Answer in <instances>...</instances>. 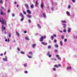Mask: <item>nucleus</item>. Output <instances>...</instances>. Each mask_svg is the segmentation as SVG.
<instances>
[{
    "label": "nucleus",
    "mask_w": 77,
    "mask_h": 77,
    "mask_svg": "<svg viewBox=\"0 0 77 77\" xmlns=\"http://www.w3.org/2000/svg\"><path fill=\"white\" fill-rule=\"evenodd\" d=\"M42 44H43V45H47L48 44L47 43H45L44 42H42Z\"/></svg>",
    "instance_id": "9"
},
{
    "label": "nucleus",
    "mask_w": 77,
    "mask_h": 77,
    "mask_svg": "<svg viewBox=\"0 0 77 77\" xmlns=\"http://www.w3.org/2000/svg\"><path fill=\"white\" fill-rule=\"evenodd\" d=\"M36 44H32V47L33 48H35L36 46Z\"/></svg>",
    "instance_id": "20"
},
{
    "label": "nucleus",
    "mask_w": 77,
    "mask_h": 77,
    "mask_svg": "<svg viewBox=\"0 0 77 77\" xmlns=\"http://www.w3.org/2000/svg\"><path fill=\"white\" fill-rule=\"evenodd\" d=\"M26 12L28 14H31V12L29 10H26Z\"/></svg>",
    "instance_id": "6"
},
{
    "label": "nucleus",
    "mask_w": 77,
    "mask_h": 77,
    "mask_svg": "<svg viewBox=\"0 0 77 77\" xmlns=\"http://www.w3.org/2000/svg\"><path fill=\"white\" fill-rule=\"evenodd\" d=\"M25 39L26 40H29V38H28V37H25Z\"/></svg>",
    "instance_id": "25"
},
{
    "label": "nucleus",
    "mask_w": 77,
    "mask_h": 77,
    "mask_svg": "<svg viewBox=\"0 0 77 77\" xmlns=\"http://www.w3.org/2000/svg\"><path fill=\"white\" fill-rule=\"evenodd\" d=\"M54 52L57 53L58 52V50H55L54 51Z\"/></svg>",
    "instance_id": "36"
},
{
    "label": "nucleus",
    "mask_w": 77,
    "mask_h": 77,
    "mask_svg": "<svg viewBox=\"0 0 77 77\" xmlns=\"http://www.w3.org/2000/svg\"><path fill=\"white\" fill-rule=\"evenodd\" d=\"M8 59V57L7 56H5V58H3L2 60L3 61H7V60Z\"/></svg>",
    "instance_id": "3"
},
{
    "label": "nucleus",
    "mask_w": 77,
    "mask_h": 77,
    "mask_svg": "<svg viewBox=\"0 0 77 77\" xmlns=\"http://www.w3.org/2000/svg\"><path fill=\"white\" fill-rule=\"evenodd\" d=\"M56 57L58 59H59V60H61V58L60 57H59V55L57 54H56Z\"/></svg>",
    "instance_id": "4"
},
{
    "label": "nucleus",
    "mask_w": 77,
    "mask_h": 77,
    "mask_svg": "<svg viewBox=\"0 0 77 77\" xmlns=\"http://www.w3.org/2000/svg\"><path fill=\"white\" fill-rule=\"evenodd\" d=\"M66 32V30L65 29H64L63 30V32Z\"/></svg>",
    "instance_id": "45"
},
{
    "label": "nucleus",
    "mask_w": 77,
    "mask_h": 77,
    "mask_svg": "<svg viewBox=\"0 0 77 77\" xmlns=\"http://www.w3.org/2000/svg\"><path fill=\"white\" fill-rule=\"evenodd\" d=\"M37 26L39 28H41V25H40V24H38Z\"/></svg>",
    "instance_id": "14"
},
{
    "label": "nucleus",
    "mask_w": 77,
    "mask_h": 77,
    "mask_svg": "<svg viewBox=\"0 0 77 77\" xmlns=\"http://www.w3.org/2000/svg\"><path fill=\"white\" fill-rule=\"evenodd\" d=\"M31 8H33V7H34V6L32 4L31 5Z\"/></svg>",
    "instance_id": "23"
},
{
    "label": "nucleus",
    "mask_w": 77,
    "mask_h": 77,
    "mask_svg": "<svg viewBox=\"0 0 77 77\" xmlns=\"http://www.w3.org/2000/svg\"><path fill=\"white\" fill-rule=\"evenodd\" d=\"M27 72H27V71H24V73H27Z\"/></svg>",
    "instance_id": "52"
},
{
    "label": "nucleus",
    "mask_w": 77,
    "mask_h": 77,
    "mask_svg": "<svg viewBox=\"0 0 77 77\" xmlns=\"http://www.w3.org/2000/svg\"><path fill=\"white\" fill-rule=\"evenodd\" d=\"M20 53H21V54H24V52L23 51H21Z\"/></svg>",
    "instance_id": "44"
},
{
    "label": "nucleus",
    "mask_w": 77,
    "mask_h": 77,
    "mask_svg": "<svg viewBox=\"0 0 77 77\" xmlns=\"http://www.w3.org/2000/svg\"><path fill=\"white\" fill-rule=\"evenodd\" d=\"M57 42V40L56 39H54V42Z\"/></svg>",
    "instance_id": "41"
},
{
    "label": "nucleus",
    "mask_w": 77,
    "mask_h": 77,
    "mask_svg": "<svg viewBox=\"0 0 77 77\" xmlns=\"http://www.w3.org/2000/svg\"><path fill=\"white\" fill-rule=\"evenodd\" d=\"M0 22L2 23V24H4V25H6V20L3 18H0Z\"/></svg>",
    "instance_id": "1"
},
{
    "label": "nucleus",
    "mask_w": 77,
    "mask_h": 77,
    "mask_svg": "<svg viewBox=\"0 0 77 77\" xmlns=\"http://www.w3.org/2000/svg\"><path fill=\"white\" fill-rule=\"evenodd\" d=\"M29 54H31L32 56H33V54H32V52L31 51L29 52Z\"/></svg>",
    "instance_id": "16"
},
{
    "label": "nucleus",
    "mask_w": 77,
    "mask_h": 77,
    "mask_svg": "<svg viewBox=\"0 0 77 77\" xmlns=\"http://www.w3.org/2000/svg\"><path fill=\"white\" fill-rule=\"evenodd\" d=\"M60 44L62 46L63 44L62 43V41H60Z\"/></svg>",
    "instance_id": "28"
},
{
    "label": "nucleus",
    "mask_w": 77,
    "mask_h": 77,
    "mask_svg": "<svg viewBox=\"0 0 77 77\" xmlns=\"http://www.w3.org/2000/svg\"><path fill=\"white\" fill-rule=\"evenodd\" d=\"M10 12V10H9V9L8 10V13H9V12Z\"/></svg>",
    "instance_id": "47"
},
{
    "label": "nucleus",
    "mask_w": 77,
    "mask_h": 77,
    "mask_svg": "<svg viewBox=\"0 0 77 77\" xmlns=\"http://www.w3.org/2000/svg\"><path fill=\"white\" fill-rule=\"evenodd\" d=\"M5 34H6V33H7L6 32V31H5Z\"/></svg>",
    "instance_id": "61"
},
{
    "label": "nucleus",
    "mask_w": 77,
    "mask_h": 77,
    "mask_svg": "<svg viewBox=\"0 0 77 77\" xmlns=\"http://www.w3.org/2000/svg\"><path fill=\"white\" fill-rule=\"evenodd\" d=\"M17 50H18V51H19L20 50V48H17Z\"/></svg>",
    "instance_id": "48"
},
{
    "label": "nucleus",
    "mask_w": 77,
    "mask_h": 77,
    "mask_svg": "<svg viewBox=\"0 0 77 77\" xmlns=\"http://www.w3.org/2000/svg\"><path fill=\"white\" fill-rule=\"evenodd\" d=\"M41 8H43V7H44V4H41Z\"/></svg>",
    "instance_id": "22"
},
{
    "label": "nucleus",
    "mask_w": 77,
    "mask_h": 77,
    "mask_svg": "<svg viewBox=\"0 0 77 77\" xmlns=\"http://www.w3.org/2000/svg\"><path fill=\"white\" fill-rule=\"evenodd\" d=\"M23 33H27V31H23Z\"/></svg>",
    "instance_id": "43"
},
{
    "label": "nucleus",
    "mask_w": 77,
    "mask_h": 77,
    "mask_svg": "<svg viewBox=\"0 0 77 77\" xmlns=\"http://www.w3.org/2000/svg\"><path fill=\"white\" fill-rule=\"evenodd\" d=\"M38 5V1H36L35 6H37Z\"/></svg>",
    "instance_id": "10"
},
{
    "label": "nucleus",
    "mask_w": 77,
    "mask_h": 77,
    "mask_svg": "<svg viewBox=\"0 0 77 77\" xmlns=\"http://www.w3.org/2000/svg\"><path fill=\"white\" fill-rule=\"evenodd\" d=\"M58 65V66H57V65H55L54 66L57 68H58V67H59V66H61V65L60 64H59Z\"/></svg>",
    "instance_id": "8"
},
{
    "label": "nucleus",
    "mask_w": 77,
    "mask_h": 77,
    "mask_svg": "<svg viewBox=\"0 0 77 77\" xmlns=\"http://www.w3.org/2000/svg\"><path fill=\"white\" fill-rule=\"evenodd\" d=\"M24 5L26 7V9H29V6L28 5H27V4H24Z\"/></svg>",
    "instance_id": "7"
},
{
    "label": "nucleus",
    "mask_w": 77,
    "mask_h": 77,
    "mask_svg": "<svg viewBox=\"0 0 77 77\" xmlns=\"http://www.w3.org/2000/svg\"><path fill=\"white\" fill-rule=\"evenodd\" d=\"M54 37H56V34H54Z\"/></svg>",
    "instance_id": "54"
},
{
    "label": "nucleus",
    "mask_w": 77,
    "mask_h": 77,
    "mask_svg": "<svg viewBox=\"0 0 77 77\" xmlns=\"http://www.w3.org/2000/svg\"><path fill=\"white\" fill-rule=\"evenodd\" d=\"M12 17H14V16H15L14 14H13L12 15Z\"/></svg>",
    "instance_id": "56"
},
{
    "label": "nucleus",
    "mask_w": 77,
    "mask_h": 77,
    "mask_svg": "<svg viewBox=\"0 0 77 77\" xmlns=\"http://www.w3.org/2000/svg\"><path fill=\"white\" fill-rule=\"evenodd\" d=\"M62 23H66V22L65 21V20H63L61 21Z\"/></svg>",
    "instance_id": "17"
},
{
    "label": "nucleus",
    "mask_w": 77,
    "mask_h": 77,
    "mask_svg": "<svg viewBox=\"0 0 77 77\" xmlns=\"http://www.w3.org/2000/svg\"><path fill=\"white\" fill-rule=\"evenodd\" d=\"M23 14H24V15H26V12L24 11H23Z\"/></svg>",
    "instance_id": "29"
},
{
    "label": "nucleus",
    "mask_w": 77,
    "mask_h": 77,
    "mask_svg": "<svg viewBox=\"0 0 77 77\" xmlns=\"http://www.w3.org/2000/svg\"><path fill=\"white\" fill-rule=\"evenodd\" d=\"M3 3V1L2 0L0 1V3H1V4H2V3Z\"/></svg>",
    "instance_id": "32"
},
{
    "label": "nucleus",
    "mask_w": 77,
    "mask_h": 77,
    "mask_svg": "<svg viewBox=\"0 0 77 77\" xmlns=\"http://www.w3.org/2000/svg\"><path fill=\"white\" fill-rule=\"evenodd\" d=\"M53 70L54 71H56V69H55V68H53Z\"/></svg>",
    "instance_id": "53"
},
{
    "label": "nucleus",
    "mask_w": 77,
    "mask_h": 77,
    "mask_svg": "<svg viewBox=\"0 0 77 77\" xmlns=\"http://www.w3.org/2000/svg\"><path fill=\"white\" fill-rule=\"evenodd\" d=\"M15 4H17V2H14Z\"/></svg>",
    "instance_id": "59"
},
{
    "label": "nucleus",
    "mask_w": 77,
    "mask_h": 77,
    "mask_svg": "<svg viewBox=\"0 0 77 77\" xmlns=\"http://www.w3.org/2000/svg\"><path fill=\"white\" fill-rule=\"evenodd\" d=\"M51 46H48V48H51Z\"/></svg>",
    "instance_id": "42"
},
{
    "label": "nucleus",
    "mask_w": 77,
    "mask_h": 77,
    "mask_svg": "<svg viewBox=\"0 0 77 77\" xmlns=\"http://www.w3.org/2000/svg\"><path fill=\"white\" fill-rule=\"evenodd\" d=\"M66 14H67V15H68V16H69V12H68V11H67L66 12Z\"/></svg>",
    "instance_id": "26"
},
{
    "label": "nucleus",
    "mask_w": 77,
    "mask_h": 77,
    "mask_svg": "<svg viewBox=\"0 0 77 77\" xmlns=\"http://www.w3.org/2000/svg\"><path fill=\"white\" fill-rule=\"evenodd\" d=\"M24 66H25V67H26L27 66V64H24Z\"/></svg>",
    "instance_id": "40"
},
{
    "label": "nucleus",
    "mask_w": 77,
    "mask_h": 77,
    "mask_svg": "<svg viewBox=\"0 0 77 77\" xmlns=\"http://www.w3.org/2000/svg\"><path fill=\"white\" fill-rule=\"evenodd\" d=\"M64 42H66L67 41V39L66 38H65L64 40Z\"/></svg>",
    "instance_id": "39"
},
{
    "label": "nucleus",
    "mask_w": 77,
    "mask_h": 77,
    "mask_svg": "<svg viewBox=\"0 0 77 77\" xmlns=\"http://www.w3.org/2000/svg\"><path fill=\"white\" fill-rule=\"evenodd\" d=\"M54 37V36H51V38L52 40H53Z\"/></svg>",
    "instance_id": "38"
},
{
    "label": "nucleus",
    "mask_w": 77,
    "mask_h": 77,
    "mask_svg": "<svg viewBox=\"0 0 77 77\" xmlns=\"http://www.w3.org/2000/svg\"><path fill=\"white\" fill-rule=\"evenodd\" d=\"M3 55V54H1V56H2Z\"/></svg>",
    "instance_id": "64"
},
{
    "label": "nucleus",
    "mask_w": 77,
    "mask_h": 77,
    "mask_svg": "<svg viewBox=\"0 0 77 77\" xmlns=\"http://www.w3.org/2000/svg\"><path fill=\"white\" fill-rule=\"evenodd\" d=\"M8 36L9 38H11V33H9Z\"/></svg>",
    "instance_id": "31"
},
{
    "label": "nucleus",
    "mask_w": 77,
    "mask_h": 77,
    "mask_svg": "<svg viewBox=\"0 0 77 77\" xmlns=\"http://www.w3.org/2000/svg\"><path fill=\"white\" fill-rule=\"evenodd\" d=\"M5 28H6V27H5V26H4V25H2V29H3V30H5Z\"/></svg>",
    "instance_id": "12"
},
{
    "label": "nucleus",
    "mask_w": 77,
    "mask_h": 77,
    "mask_svg": "<svg viewBox=\"0 0 77 77\" xmlns=\"http://www.w3.org/2000/svg\"><path fill=\"white\" fill-rule=\"evenodd\" d=\"M43 17H44V18H45V17H46V15L45 13H43Z\"/></svg>",
    "instance_id": "24"
},
{
    "label": "nucleus",
    "mask_w": 77,
    "mask_h": 77,
    "mask_svg": "<svg viewBox=\"0 0 77 77\" xmlns=\"http://www.w3.org/2000/svg\"><path fill=\"white\" fill-rule=\"evenodd\" d=\"M5 41H6V42H7L8 41V40H7V39H6L5 40Z\"/></svg>",
    "instance_id": "57"
},
{
    "label": "nucleus",
    "mask_w": 77,
    "mask_h": 77,
    "mask_svg": "<svg viewBox=\"0 0 77 77\" xmlns=\"http://www.w3.org/2000/svg\"><path fill=\"white\" fill-rule=\"evenodd\" d=\"M26 16L28 18H31V16H30V15L28 14L26 15Z\"/></svg>",
    "instance_id": "13"
},
{
    "label": "nucleus",
    "mask_w": 77,
    "mask_h": 77,
    "mask_svg": "<svg viewBox=\"0 0 77 77\" xmlns=\"http://www.w3.org/2000/svg\"><path fill=\"white\" fill-rule=\"evenodd\" d=\"M16 34L17 36H20V34H19V33L18 32H16Z\"/></svg>",
    "instance_id": "15"
},
{
    "label": "nucleus",
    "mask_w": 77,
    "mask_h": 77,
    "mask_svg": "<svg viewBox=\"0 0 77 77\" xmlns=\"http://www.w3.org/2000/svg\"><path fill=\"white\" fill-rule=\"evenodd\" d=\"M20 15L21 17H24V15L22 13H20Z\"/></svg>",
    "instance_id": "11"
},
{
    "label": "nucleus",
    "mask_w": 77,
    "mask_h": 77,
    "mask_svg": "<svg viewBox=\"0 0 77 77\" xmlns=\"http://www.w3.org/2000/svg\"><path fill=\"white\" fill-rule=\"evenodd\" d=\"M63 28L65 29L66 28V25L65 24H63Z\"/></svg>",
    "instance_id": "21"
},
{
    "label": "nucleus",
    "mask_w": 77,
    "mask_h": 77,
    "mask_svg": "<svg viewBox=\"0 0 77 77\" xmlns=\"http://www.w3.org/2000/svg\"><path fill=\"white\" fill-rule=\"evenodd\" d=\"M23 20H24V17H22L20 20L21 21H23Z\"/></svg>",
    "instance_id": "34"
},
{
    "label": "nucleus",
    "mask_w": 77,
    "mask_h": 77,
    "mask_svg": "<svg viewBox=\"0 0 77 77\" xmlns=\"http://www.w3.org/2000/svg\"><path fill=\"white\" fill-rule=\"evenodd\" d=\"M28 57H29V58H32V57L31 56H28Z\"/></svg>",
    "instance_id": "37"
},
{
    "label": "nucleus",
    "mask_w": 77,
    "mask_h": 77,
    "mask_svg": "<svg viewBox=\"0 0 77 77\" xmlns=\"http://www.w3.org/2000/svg\"><path fill=\"white\" fill-rule=\"evenodd\" d=\"M8 42H9V39L8 38Z\"/></svg>",
    "instance_id": "60"
},
{
    "label": "nucleus",
    "mask_w": 77,
    "mask_h": 77,
    "mask_svg": "<svg viewBox=\"0 0 77 77\" xmlns=\"http://www.w3.org/2000/svg\"><path fill=\"white\" fill-rule=\"evenodd\" d=\"M45 38H46V36L44 35L43 36H42L40 38V42H42L44 40V39H45Z\"/></svg>",
    "instance_id": "2"
},
{
    "label": "nucleus",
    "mask_w": 77,
    "mask_h": 77,
    "mask_svg": "<svg viewBox=\"0 0 77 77\" xmlns=\"http://www.w3.org/2000/svg\"><path fill=\"white\" fill-rule=\"evenodd\" d=\"M2 11V9L1 10V15H6V13H3V11Z\"/></svg>",
    "instance_id": "5"
},
{
    "label": "nucleus",
    "mask_w": 77,
    "mask_h": 77,
    "mask_svg": "<svg viewBox=\"0 0 77 77\" xmlns=\"http://www.w3.org/2000/svg\"><path fill=\"white\" fill-rule=\"evenodd\" d=\"M71 69V68H67L66 69H67V70H69L70 69Z\"/></svg>",
    "instance_id": "46"
},
{
    "label": "nucleus",
    "mask_w": 77,
    "mask_h": 77,
    "mask_svg": "<svg viewBox=\"0 0 77 77\" xmlns=\"http://www.w3.org/2000/svg\"><path fill=\"white\" fill-rule=\"evenodd\" d=\"M68 8L69 9H70L71 8V5H69Z\"/></svg>",
    "instance_id": "30"
},
{
    "label": "nucleus",
    "mask_w": 77,
    "mask_h": 77,
    "mask_svg": "<svg viewBox=\"0 0 77 77\" xmlns=\"http://www.w3.org/2000/svg\"><path fill=\"white\" fill-rule=\"evenodd\" d=\"M54 46L55 47H56L57 48V47H59V46H58V45L57 44L54 45Z\"/></svg>",
    "instance_id": "19"
},
{
    "label": "nucleus",
    "mask_w": 77,
    "mask_h": 77,
    "mask_svg": "<svg viewBox=\"0 0 77 77\" xmlns=\"http://www.w3.org/2000/svg\"><path fill=\"white\" fill-rule=\"evenodd\" d=\"M48 56L49 57H51V54H49Z\"/></svg>",
    "instance_id": "50"
},
{
    "label": "nucleus",
    "mask_w": 77,
    "mask_h": 77,
    "mask_svg": "<svg viewBox=\"0 0 77 77\" xmlns=\"http://www.w3.org/2000/svg\"><path fill=\"white\" fill-rule=\"evenodd\" d=\"M68 32H71V29L69 28L67 30Z\"/></svg>",
    "instance_id": "18"
},
{
    "label": "nucleus",
    "mask_w": 77,
    "mask_h": 77,
    "mask_svg": "<svg viewBox=\"0 0 77 77\" xmlns=\"http://www.w3.org/2000/svg\"><path fill=\"white\" fill-rule=\"evenodd\" d=\"M49 54H50V52H48L47 54V56H48L49 55Z\"/></svg>",
    "instance_id": "35"
},
{
    "label": "nucleus",
    "mask_w": 77,
    "mask_h": 77,
    "mask_svg": "<svg viewBox=\"0 0 77 77\" xmlns=\"http://www.w3.org/2000/svg\"><path fill=\"white\" fill-rule=\"evenodd\" d=\"M5 54H6V51H5L4 53V55H5Z\"/></svg>",
    "instance_id": "51"
},
{
    "label": "nucleus",
    "mask_w": 77,
    "mask_h": 77,
    "mask_svg": "<svg viewBox=\"0 0 77 77\" xmlns=\"http://www.w3.org/2000/svg\"><path fill=\"white\" fill-rule=\"evenodd\" d=\"M19 7V5H17V8H18Z\"/></svg>",
    "instance_id": "58"
},
{
    "label": "nucleus",
    "mask_w": 77,
    "mask_h": 77,
    "mask_svg": "<svg viewBox=\"0 0 77 77\" xmlns=\"http://www.w3.org/2000/svg\"><path fill=\"white\" fill-rule=\"evenodd\" d=\"M28 21L29 23H31V20H29Z\"/></svg>",
    "instance_id": "49"
},
{
    "label": "nucleus",
    "mask_w": 77,
    "mask_h": 77,
    "mask_svg": "<svg viewBox=\"0 0 77 77\" xmlns=\"http://www.w3.org/2000/svg\"><path fill=\"white\" fill-rule=\"evenodd\" d=\"M67 68H71V67H67Z\"/></svg>",
    "instance_id": "63"
},
{
    "label": "nucleus",
    "mask_w": 77,
    "mask_h": 77,
    "mask_svg": "<svg viewBox=\"0 0 77 77\" xmlns=\"http://www.w3.org/2000/svg\"><path fill=\"white\" fill-rule=\"evenodd\" d=\"M60 32H61V33H62V31H60Z\"/></svg>",
    "instance_id": "62"
},
{
    "label": "nucleus",
    "mask_w": 77,
    "mask_h": 77,
    "mask_svg": "<svg viewBox=\"0 0 77 77\" xmlns=\"http://www.w3.org/2000/svg\"><path fill=\"white\" fill-rule=\"evenodd\" d=\"M61 38L62 39H64V36L63 35H62Z\"/></svg>",
    "instance_id": "33"
},
{
    "label": "nucleus",
    "mask_w": 77,
    "mask_h": 77,
    "mask_svg": "<svg viewBox=\"0 0 77 77\" xmlns=\"http://www.w3.org/2000/svg\"><path fill=\"white\" fill-rule=\"evenodd\" d=\"M52 60L53 61H56V59L54 58H52Z\"/></svg>",
    "instance_id": "27"
},
{
    "label": "nucleus",
    "mask_w": 77,
    "mask_h": 77,
    "mask_svg": "<svg viewBox=\"0 0 77 77\" xmlns=\"http://www.w3.org/2000/svg\"><path fill=\"white\" fill-rule=\"evenodd\" d=\"M72 2H73V3H75V0H72Z\"/></svg>",
    "instance_id": "55"
}]
</instances>
